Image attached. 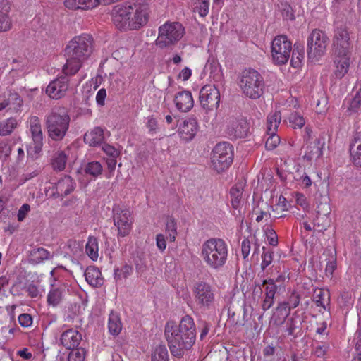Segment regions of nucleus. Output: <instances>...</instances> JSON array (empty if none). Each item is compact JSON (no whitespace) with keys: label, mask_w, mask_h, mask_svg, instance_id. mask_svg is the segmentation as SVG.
Returning a JSON list of instances; mask_svg holds the SVG:
<instances>
[{"label":"nucleus","mask_w":361,"mask_h":361,"mask_svg":"<svg viewBox=\"0 0 361 361\" xmlns=\"http://www.w3.org/2000/svg\"><path fill=\"white\" fill-rule=\"evenodd\" d=\"M28 123L35 151L39 152L42 149L44 140L40 120L37 116H32L29 118Z\"/></svg>","instance_id":"nucleus-17"},{"label":"nucleus","mask_w":361,"mask_h":361,"mask_svg":"<svg viewBox=\"0 0 361 361\" xmlns=\"http://www.w3.org/2000/svg\"><path fill=\"white\" fill-rule=\"evenodd\" d=\"M101 2L102 0H65L64 5L71 10H88L97 7Z\"/></svg>","instance_id":"nucleus-26"},{"label":"nucleus","mask_w":361,"mask_h":361,"mask_svg":"<svg viewBox=\"0 0 361 361\" xmlns=\"http://www.w3.org/2000/svg\"><path fill=\"white\" fill-rule=\"evenodd\" d=\"M277 207L283 211H287L290 207V204L286 200V197L280 195L278 200Z\"/></svg>","instance_id":"nucleus-64"},{"label":"nucleus","mask_w":361,"mask_h":361,"mask_svg":"<svg viewBox=\"0 0 361 361\" xmlns=\"http://www.w3.org/2000/svg\"><path fill=\"white\" fill-rule=\"evenodd\" d=\"M113 219L114 226H131L133 223L131 210L123 204L114 205Z\"/></svg>","instance_id":"nucleus-16"},{"label":"nucleus","mask_w":361,"mask_h":361,"mask_svg":"<svg viewBox=\"0 0 361 361\" xmlns=\"http://www.w3.org/2000/svg\"><path fill=\"white\" fill-rule=\"evenodd\" d=\"M15 144L11 140H0V158L8 157Z\"/></svg>","instance_id":"nucleus-41"},{"label":"nucleus","mask_w":361,"mask_h":361,"mask_svg":"<svg viewBox=\"0 0 361 361\" xmlns=\"http://www.w3.org/2000/svg\"><path fill=\"white\" fill-rule=\"evenodd\" d=\"M70 120V116L65 109H53L46 118L49 137L55 141L61 140L68 130Z\"/></svg>","instance_id":"nucleus-5"},{"label":"nucleus","mask_w":361,"mask_h":361,"mask_svg":"<svg viewBox=\"0 0 361 361\" xmlns=\"http://www.w3.org/2000/svg\"><path fill=\"white\" fill-rule=\"evenodd\" d=\"M199 130L197 120L195 118L190 117L184 120L179 128V133L183 140L190 141L196 135Z\"/></svg>","instance_id":"nucleus-21"},{"label":"nucleus","mask_w":361,"mask_h":361,"mask_svg":"<svg viewBox=\"0 0 361 361\" xmlns=\"http://www.w3.org/2000/svg\"><path fill=\"white\" fill-rule=\"evenodd\" d=\"M262 286H265L264 299L263 300L262 308L264 311L268 310L274 303V296L277 290V286L274 279H264L262 281Z\"/></svg>","instance_id":"nucleus-23"},{"label":"nucleus","mask_w":361,"mask_h":361,"mask_svg":"<svg viewBox=\"0 0 361 361\" xmlns=\"http://www.w3.org/2000/svg\"><path fill=\"white\" fill-rule=\"evenodd\" d=\"M30 212V206L27 203L23 204L18 211V213H17L18 221L20 222L23 221L26 218V216H27V214Z\"/></svg>","instance_id":"nucleus-54"},{"label":"nucleus","mask_w":361,"mask_h":361,"mask_svg":"<svg viewBox=\"0 0 361 361\" xmlns=\"http://www.w3.org/2000/svg\"><path fill=\"white\" fill-rule=\"evenodd\" d=\"M67 159L68 155L64 151L57 150L50 159V165L54 171L61 172L65 170Z\"/></svg>","instance_id":"nucleus-29"},{"label":"nucleus","mask_w":361,"mask_h":361,"mask_svg":"<svg viewBox=\"0 0 361 361\" xmlns=\"http://www.w3.org/2000/svg\"><path fill=\"white\" fill-rule=\"evenodd\" d=\"M71 350L68 356V361H84L86 353L85 348L76 347Z\"/></svg>","instance_id":"nucleus-46"},{"label":"nucleus","mask_w":361,"mask_h":361,"mask_svg":"<svg viewBox=\"0 0 361 361\" xmlns=\"http://www.w3.org/2000/svg\"><path fill=\"white\" fill-rule=\"evenodd\" d=\"M197 3L195 7V11L198 13L200 16L205 17L209 13V0H197Z\"/></svg>","instance_id":"nucleus-49"},{"label":"nucleus","mask_w":361,"mask_h":361,"mask_svg":"<svg viewBox=\"0 0 361 361\" xmlns=\"http://www.w3.org/2000/svg\"><path fill=\"white\" fill-rule=\"evenodd\" d=\"M81 340V334L73 329L65 331L60 338L61 343L67 349L78 347Z\"/></svg>","instance_id":"nucleus-24"},{"label":"nucleus","mask_w":361,"mask_h":361,"mask_svg":"<svg viewBox=\"0 0 361 361\" xmlns=\"http://www.w3.org/2000/svg\"><path fill=\"white\" fill-rule=\"evenodd\" d=\"M351 63V54H334V75L338 78H343L349 71Z\"/></svg>","instance_id":"nucleus-18"},{"label":"nucleus","mask_w":361,"mask_h":361,"mask_svg":"<svg viewBox=\"0 0 361 361\" xmlns=\"http://www.w3.org/2000/svg\"><path fill=\"white\" fill-rule=\"evenodd\" d=\"M228 248L224 240L220 238H211L202 247L201 257L212 269L219 270L226 264Z\"/></svg>","instance_id":"nucleus-4"},{"label":"nucleus","mask_w":361,"mask_h":361,"mask_svg":"<svg viewBox=\"0 0 361 361\" xmlns=\"http://www.w3.org/2000/svg\"><path fill=\"white\" fill-rule=\"evenodd\" d=\"M108 328L109 333L114 336L118 335L122 329V324L119 316L113 312L109 314Z\"/></svg>","instance_id":"nucleus-34"},{"label":"nucleus","mask_w":361,"mask_h":361,"mask_svg":"<svg viewBox=\"0 0 361 361\" xmlns=\"http://www.w3.org/2000/svg\"><path fill=\"white\" fill-rule=\"evenodd\" d=\"M294 179L302 188H308L312 184V181L310 176L302 170H297Z\"/></svg>","instance_id":"nucleus-38"},{"label":"nucleus","mask_w":361,"mask_h":361,"mask_svg":"<svg viewBox=\"0 0 361 361\" xmlns=\"http://www.w3.org/2000/svg\"><path fill=\"white\" fill-rule=\"evenodd\" d=\"M240 87L246 97L257 99L264 94V80L256 70L246 69L242 73Z\"/></svg>","instance_id":"nucleus-7"},{"label":"nucleus","mask_w":361,"mask_h":361,"mask_svg":"<svg viewBox=\"0 0 361 361\" xmlns=\"http://www.w3.org/2000/svg\"><path fill=\"white\" fill-rule=\"evenodd\" d=\"M290 307L288 306V303L283 302L279 304L276 307V313L279 316L281 317L280 319L279 323L282 324L284 322L286 318L290 313Z\"/></svg>","instance_id":"nucleus-50"},{"label":"nucleus","mask_w":361,"mask_h":361,"mask_svg":"<svg viewBox=\"0 0 361 361\" xmlns=\"http://www.w3.org/2000/svg\"><path fill=\"white\" fill-rule=\"evenodd\" d=\"M146 127L151 134L156 133L158 130V123L157 119L151 116L147 118Z\"/></svg>","instance_id":"nucleus-55"},{"label":"nucleus","mask_w":361,"mask_h":361,"mask_svg":"<svg viewBox=\"0 0 361 361\" xmlns=\"http://www.w3.org/2000/svg\"><path fill=\"white\" fill-rule=\"evenodd\" d=\"M149 12L146 0H130L113 8L112 20L120 30H139L147 23Z\"/></svg>","instance_id":"nucleus-2"},{"label":"nucleus","mask_w":361,"mask_h":361,"mask_svg":"<svg viewBox=\"0 0 361 361\" xmlns=\"http://www.w3.org/2000/svg\"><path fill=\"white\" fill-rule=\"evenodd\" d=\"M53 255L50 252L43 247H38L32 249L29 254V261L32 264H39L44 260H48L52 258Z\"/></svg>","instance_id":"nucleus-31"},{"label":"nucleus","mask_w":361,"mask_h":361,"mask_svg":"<svg viewBox=\"0 0 361 361\" xmlns=\"http://www.w3.org/2000/svg\"><path fill=\"white\" fill-rule=\"evenodd\" d=\"M304 59V54L302 51H299L297 49L293 51L292 58L290 60V64L294 68H298L300 66L302 60Z\"/></svg>","instance_id":"nucleus-52"},{"label":"nucleus","mask_w":361,"mask_h":361,"mask_svg":"<svg viewBox=\"0 0 361 361\" xmlns=\"http://www.w3.org/2000/svg\"><path fill=\"white\" fill-rule=\"evenodd\" d=\"M361 109V86L355 97L350 100L348 107L349 114L357 113Z\"/></svg>","instance_id":"nucleus-43"},{"label":"nucleus","mask_w":361,"mask_h":361,"mask_svg":"<svg viewBox=\"0 0 361 361\" xmlns=\"http://www.w3.org/2000/svg\"><path fill=\"white\" fill-rule=\"evenodd\" d=\"M103 167L99 161H91L86 164L85 172L92 177H97L102 174Z\"/></svg>","instance_id":"nucleus-39"},{"label":"nucleus","mask_w":361,"mask_h":361,"mask_svg":"<svg viewBox=\"0 0 361 361\" xmlns=\"http://www.w3.org/2000/svg\"><path fill=\"white\" fill-rule=\"evenodd\" d=\"M314 301L317 307L329 310L330 293L328 290L316 289L314 291Z\"/></svg>","instance_id":"nucleus-32"},{"label":"nucleus","mask_w":361,"mask_h":361,"mask_svg":"<svg viewBox=\"0 0 361 361\" xmlns=\"http://www.w3.org/2000/svg\"><path fill=\"white\" fill-rule=\"evenodd\" d=\"M192 292L195 301L201 307L209 308L214 301V290L212 286L204 281H197Z\"/></svg>","instance_id":"nucleus-12"},{"label":"nucleus","mask_w":361,"mask_h":361,"mask_svg":"<svg viewBox=\"0 0 361 361\" xmlns=\"http://www.w3.org/2000/svg\"><path fill=\"white\" fill-rule=\"evenodd\" d=\"M299 324H300V320L298 321L295 317H291L288 319L286 322V331L288 332V334L290 336L294 335L295 329L300 327Z\"/></svg>","instance_id":"nucleus-53"},{"label":"nucleus","mask_w":361,"mask_h":361,"mask_svg":"<svg viewBox=\"0 0 361 361\" xmlns=\"http://www.w3.org/2000/svg\"><path fill=\"white\" fill-rule=\"evenodd\" d=\"M152 361H169L168 350L165 345H158L152 354Z\"/></svg>","instance_id":"nucleus-40"},{"label":"nucleus","mask_w":361,"mask_h":361,"mask_svg":"<svg viewBox=\"0 0 361 361\" xmlns=\"http://www.w3.org/2000/svg\"><path fill=\"white\" fill-rule=\"evenodd\" d=\"M176 107L181 112H188L194 106V100L190 91L183 90L178 92L173 99Z\"/></svg>","instance_id":"nucleus-22"},{"label":"nucleus","mask_w":361,"mask_h":361,"mask_svg":"<svg viewBox=\"0 0 361 361\" xmlns=\"http://www.w3.org/2000/svg\"><path fill=\"white\" fill-rule=\"evenodd\" d=\"M199 100L201 106L206 111L217 109L220 102L219 90L215 85H206L200 91Z\"/></svg>","instance_id":"nucleus-11"},{"label":"nucleus","mask_w":361,"mask_h":361,"mask_svg":"<svg viewBox=\"0 0 361 361\" xmlns=\"http://www.w3.org/2000/svg\"><path fill=\"white\" fill-rule=\"evenodd\" d=\"M249 124L246 119L240 116H229L226 120V133L231 139L243 138L247 135Z\"/></svg>","instance_id":"nucleus-13"},{"label":"nucleus","mask_w":361,"mask_h":361,"mask_svg":"<svg viewBox=\"0 0 361 361\" xmlns=\"http://www.w3.org/2000/svg\"><path fill=\"white\" fill-rule=\"evenodd\" d=\"M106 97V91L104 88L100 89L96 95V102L97 104L103 106Z\"/></svg>","instance_id":"nucleus-63"},{"label":"nucleus","mask_w":361,"mask_h":361,"mask_svg":"<svg viewBox=\"0 0 361 361\" xmlns=\"http://www.w3.org/2000/svg\"><path fill=\"white\" fill-rule=\"evenodd\" d=\"M269 135L265 142V147L267 150L274 149L280 143V137L276 133H267Z\"/></svg>","instance_id":"nucleus-48"},{"label":"nucleus","mask_w":361,"mask_h":361,"mask_svg":"<svg viewBox=\"0 0 361 361\" xmlns=\"http://www.w3.org/2000/svg\"><path fill=\"white\" fill-rule=\"evenodd\" d=\"M75 180L69 176H64L55 184V192L53 195L56 197H64L68 195L75 188Z\"/></svg>","instance_id":"nucleus-20"},{"label":"nucleus","mask_w":361,"mask_h":361,"mask_svg":"<svg viewBox=\"0 0 361 361\" xmlns=\"http://www.w3.org/2000/svg\"><path fill=\"white\" fill-rule=\"evenodd\" d=\"M250 252V241L248 237L245 238L241 243V252L244 259L248 257Z\"/></svg>","instance_id":"nucleus-56"},{"label":"nucleus","mask_w":361,"mask_h":361,"mask_svg":"<svg viewBox=\"0 0 361 361\" xmlns=\"http://www.w3.org/2000/svg\"><path fill=\"white\" fill-rule=\"evenodd\" d=\"M185 27L177 21H166L158 28L156 45L164 49L176 45L184 36Z\"/></svg>","instance_id":"nucleus-6"},{"label":"nucleus","mask_w":361,"mask_h":361,"mask_svg":"<svg viewBox=\"0 0 361 361\" xmlns=\"http://www.w3.org/2000/svg\"><path fill=\"white\" fill-rule=\"evenodd\" d=\"M17 126L18 121L13 117L1 121L0 123V135L5 136L11 134Z\"/></svg>","instance_id":"nucleus-37"},{"label":"nucleus","mask_w":361,"mask_h":361,"mask_svg":"<svg viewBox=\"0 0 361 361\" xmlns=\"http://www.w3.org/2000/svg\"><path fill=\"white\" fill-rule=\"evenodd\" d=\"M11 6L8 1H0V32H6L11 28V19L8 15Z\"/></svg>","instance_id":"nucleus-25"},{"label":"nucleus","mask_w":361,"mask_h":361,"mask_svg":"<svg viewBox=\"0 0 361 361\" xmlns=\"http://www.w3.org/2000/svg\"><path fill=\"white\" fill-rule=\"evenodd\" d=\"M233 147L226 142L215 145L212 152V166L218 173L227 169L233 162Z\"/></svg>","instance_id":"nucleus-8"},{"label":"nucleus","mask_w":361,"mask_h":361,"mask_svg":"<svg viewBox=\"0 0 361 361\" xmlns=\"http://www.w3.org/2000/svg\"><path fill=\"white\" fill-rule=\"evenodd\" d=\"M62 299V292L59 288H54L49 291L47 296V302L49 305L54 307L57 306Z\"/></svg>","instance_id":"nucleus-45"},{"label":"nucleus","mask_w":361,"mask_h":361,"mask_svg":"<svg viewBox=\"0 0 361 361\" xmlns=\"http://www.w3.org/2000/svg\"><path fill=\"white\" fill-rule=\"evenodd\" d=\"M133 271V267L130 265L125 264L121 269H114V279L116 281L126 279Z\"/></svg>","instance_id":"nucleus-47"},{"label":"nucleus","mask_w":361,"mask_h":361,"mask_svg":"<svg viewBox=\"0 0 361 361\" xmlns=\"http://www.w3.org/2000/svg\"><path fill=\"white\" fill-rule=\"evenodd\" d=\"M322 154V150L318 142L317 143H314L306 147L304 158L308 161H312L319 158Z\"/></svg>","instance_id":"nucleus-36"},{"label":"nucleus","mask_w":361,"mask_h":361,"mask_svg":"<svg viewBox=\"0 0 361 361\" xmlns=\"http://www.w3.org/2000/svg\"><path fill=\"white\" fill-rule=\"evenodd\" d=\"M98 251L99 248L97 239L93 236L89 237L88 241L85 246L86 254L92 260L96 261L99 257Z\"/></svg>","instance_id":"nucleus-35"},{"label":"nucleus","mask_w":361,"mask_h":361,"mask_svg":"<svg viewBox=\"0 0 361 361\" xmlns=\"http://www.w3.org/2000/svg\"><path fill=\"white\" fill-rule=\"evenodd\" d=\"M349 152L353 166L361 168V131L353 134L349 145Z\"/></svg>","instance_id":"nucleus-19"},{"label":"nucleus","mask_w":361,"mask_h":361,"mask_svg":"<svg viewBox=\"0 0 361 361\" xmlns=\"http://www.w3.org/2000/svg\"><path fill=\"white\" fill-rule=\"evenodd\" d=\"M329 348V346L328 345H319L315 348L314 353L317 357H322L328 351Z\"/></svg>","instance_id":"nucleus-62"},{"label":"nucleus","mask_w":361,"mask_h":361,"mask_svg":"<svg viewBox=\"0 0 361 361\" xmlns=\"http://www.w3.org/2000/svg\"><path fill=\"white\" fill-rule=\"evenodd\" d=\"M102 149L109 156V157H117L118 155V151L116 148L110 145L104 144L102 146Z\"/></svg>","instance_id":"nucleus-59"},{"label":"nucleus","mask_w":361,"mask_h":361,"mask_svg":"<svg viewBox=\"0 0 361 361\" xmlns=\"http://www.w3.org/2000/svg\"><path fill=\"white\" fill-rule=\"evenodd\" d=\"M281 121L280 111H274L268 115L267 118V133H276Z\"/></svg>","instance_id":"nucleus-33"},{"label":"nucleus","mask_w":361,"mask_h":361,"mask_svg":"<svg viewBox=\"0 0 361 361\" xmlns=\"http://www.w3.org/2000/svg\"><path fill=\"white\" fill-rule=\"evenodd\" d=\"M290 126L293 128H302L305 124V120L301 114L293 112L288 117Z\"/></svg>","instance_id":"nucleus-44"},{"label":"nucleus","mask_w":361,"mask_h":361,"mask_svg":"<svg viewBox=\"0 0 361 361\" xmlns=\"http://www.w3.org/2000/svg\"><path fill=\"white\" fill-rule=\"evenodd\" d=\"M300 301V296L296 293H293L289 298L288 306L290 308H295L298 306Z\"/></svg>","instance_id":"nucleus-61"},{"label":"nucleus","mask_w":361,"mask_h":361,"mask_svg":"<svg viewBox=\"0 0 361 361\" xmlns=\"http://www.w3.org/2000/svg\"><path fill=\"white\" fill-rule=\"evenodd\" d=\"M334 54H351L352 46L348 32L343 28L335 31L333 38Z\"/></svg>","instance_id":"nucleus-15"},{"label":"nucleus","mask_w":361,"mask_h":361,"mask_svg":"<svg viewBox=\"0 0 361 361\" xmlns=\"http://www.w3.org/2000/svg\"><path fill=\"white\" fill-rule=\"evenodd\" d=\"M261 269L265 271L266 269L271 264L274 257V251L264 246L262 247Z\"/></svg>","instance_id":"nucleus-42"},{"label":"nucleus","mask_w":361,"mask_h":361,"mask_svg":"<svg viewBox=\"0 0 361 361\" xmlns=\"http://www.w3.org/2000/svg\"><path fill=\"white\" fill-rule=\"evenodd\" d=\"M19 324L23 327H28L32 323V317L28 314H21L18 317Z\"/></svg>","instance_id":"nucleus-58"},{"label":"nucleus","mask_w":361,"mask_h":361,"mask_svg":"<svg viewBox=\"0 0 361 361\" xmlns=\"http://www.w3.org/2000/svg\"><path fill=\"white\" fill-rule=\"evenodd\" d=\"M243 191L244 185L242 183H238L231 188V202L234 209H240L242 207Z\"/></svg>","instance_id":"nucleus-30"},{"label":"nucleus","mask_w":361,"mask_h":361,"mask_svg":"<svg viewBox=\"0 0 361 361\" xmlns=\"http://www.w3.org/2000/svg\"><path fill=\"white\" fill-rule=\"evenodd\" d=\"M94 49V40L92 35L86 33L75 36L66 47V61L62 68V73L75 75L82 68Z\"/></svg>","instance_id":"nucleus-3"},{"label":"nucleus","mask_w":361,"mask_h":361,"mask_svg":"<svg viewBox=\"0 0 361 361\" xmlns=\"http://www.w3.org/2000/svg\"><path fill=\"white\" fill-rule=\"evenodd\" d=\"M84 275L86 281L92 287H100L104 283V278L102 276V273L96 267H88Z\"/></svg>","instance_id":"nucleus-28"},{"label":"nucleus","mask_w":361,"mask_h":361,"mask_svg":"<svg viewBox=\"0 0 361 361\" xmlns=\"http://www.w3.org/2000/svg\"><path fill=\"white\" fill-rule=\"evenodd\" d=\"M59 76L49 82L46 88L47 94L53 99H59L63 97L69 88V80L68 77L71 75Z\"/></svg>","instance_id":"nucleus-14"},{"label":"nucleus","mask_w":361,"mask_h":361,"mask_svg":"<svg viewBox=\"0 0 361 361\" xmlns=\"http://www.w3.org/2000/svg\"><path fill=\"white\" fill-rule=\"evenodd\" d=\"M329 43V37L325 32L314 29L307 38V55L310 59H317L323 56Z\"/></svg>","instance_id":"nucleus-9"},{"label":"nucleus","mask_w":361,"mask_h":361,"mask_svg":"<svg viewBox=\"0 0 361 361\" xmlns=\"http://www.w3.org/2000/svg\"><path fill=\"white\" fill-rule=\"evenodd\" d=\"M292 51V42L287 36L278 35L274 37L271 43V56L275 64L286 63Z\"/></svg>","instance_id":"nucleus-10"},{"label":"nucleus","mask_w":361,"mask_h":361,"mask_svg":"<svg viewBox=\"0 0 361 361\" xmlns=\"http://www.w3.org/2000/svg\"><path fill=\"white\" fill-rule=\"evenodd\" d=\"M164 335L171 355L182 358L185 352L195 342L196 329L193 319L186 314L182 317L178 326L172 321L166 322Z\"/></svg>","instance_id":"nucleus-1"},{"label":"nucleus","mask_w":361,"mask_h":361,"mask_svg":"<svg viewBox=\"0 0 361 361\" xmlns=\"http://www.w3.org/2000/svg\"><path fill=\"white\" fill-rule=\"evenodd\" d=\"M84 141L90 146H99L104 142V130L101 127H95L87 132L84 136Z\"/></svg>","instance_id":"nucleus-27"},{"label":"nucleus","mask_w":361,"mask_h":361,"mask_svg":"<svg viewBox=\"0 0 361 361\" xmlns=\"http://www.w3.org/2000/svg\"><path fill=\"white\" fill-rule=\"evenodd\" d=\"M267 236L269 243L272 246H276L278 245V236L275 231L272 228L268 229L265 231Z\"/></svg>","instance_id":"nucleus-57"},{"label":"nucleus","mask_w":361,"mask_h":361,"mask_svg":"<svg viewBox=\"0 0 361 361\" xmlns=\"http://www.w3.org/2000/svg\"><path fill=\"white\" fill-rule=\"evenodd\" d=\"M293 197H294L296 204L301 207L304 210L307 209L309 208V202L306 196L300 192H295L293 194Z\"/></svg>","instance_id":"nucleus-51"},{"label":"nucleus","mask_w":361,"mask_h":361,"mask_svg":"<svg viewBox=\"0 0 361 361\" xmlns=\"http://www.w3.org/2000/svg\"><path fill=\"white\" fill-rule=\"evenodd\" d=\"M350 296L348 293H343L338 298V303L341 307H347L350 304Z\"/></svg>","instance_id":"nucleus-60"}]
</instances>
